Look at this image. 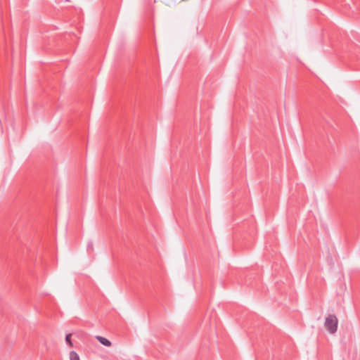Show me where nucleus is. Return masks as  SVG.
I'll return each instance as SVG.
<instances>
[{
    "instance_id": "f257e3e1",
    "label": "nucleus",
    "mask_w": 360,
    "mask_h": 360,
    "mask_svg": "<svg viewBox=\"0 0 360 360\" xmlns=\"http://www.w3.org/2000/svg\"><path fill=\"white\" fill-rule=\"evenodd\" d=\"M338 319L335 314H328L325 320L324 326L326 329L331 334L337 332Z\"/></svg>"
},
{
    "instance_id": "f03ea898",
    "label": "nucleus",
    "mask_w": 360,
    "mask_h": 360,
    "mask_svg": "<svg viewBox=\"0 0 360 360\" xmlns=\"http://www.w3.org/2000/svg\"><path fill=\"white\" fill-rule=\"evenodd\" d=\"M96 338L98 340V342L102 344L103 345H105L106 347L111 346V342L108 340L107 338L102 337V336H96Z\"/></svg>"
},
{
    "instance_id": "7ed1b4c3",
    "label": "nucleus",
    "mask_w": 360,
    "mask_h": 360,
    "mask_svg": "<svg viewBox=\"0 0 360 360\" xmlns=\"http://www.w3.org/2000/svg\"><path fill=\"white\" fill-rule=\"evenodd\" d=\"M70 360H79V355L75 351H72L70 353Z\"/></svg>"
},
{
    "instance_id": "20e7f679",
    "label": "nucleus",
    "mask_w": 360,
    "mask_h": 360,
    "mask_svg": "<svg viewBox=\"0 0 360 360\" xmlns=\"http://www.w3.org/2000/svg\"><path fill=\"white\" fill-rule=\"evenodd\" d=\"M71 337H72V334L71 333H69V334L66 335V336H65V341H66L67 344L70 347H72V341H71Z\"/></svg>"
}]
</instances>
